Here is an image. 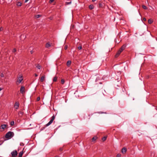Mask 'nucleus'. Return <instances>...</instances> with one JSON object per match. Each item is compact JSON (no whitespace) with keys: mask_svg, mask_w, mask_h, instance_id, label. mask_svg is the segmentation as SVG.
Instances as JSON below:
<instances>
[{"mask_svg":"<svg viewBox=\"0 0 157 157\" xmlns=\"http://www.w3.org/2000/svg\"><path fill=\"white\" fill-rule=\"evenodd\" d=\"M17 5L18 6H21L22 5V3L20 2H18L17 3Z\"/></svg>","mask_w":157,"mask_h":157,"instance_id":"6ab92c4d","label":"nucleus"},{"mask_svg":"<svg viewBox=\"0 0 157 157\" xmlns=\"http://www.w3.org/2000/svg\"><path fill=\"white\" fill-rule=\"evenodd\" d=\"M19 105V103L18 102H16L15 103L14 105V107L16 109H18Z\"/></svg>","mask_w":157,"mask_h":157,"instance_id":"39448f33","label":"nucleus"},{"mask_svg":"<svg viewBox=\"0 0 157 157\" xmlns=\"http://www.w3.org/2000/svg\"><path fill=\"white\" fill-rule=\"evenodd\" d=\"M102 3H99V6L100 7H102Z\"/></svg>","mask_w":157,"mask_h":157,"instance_id":"72a5a7b5","label":"nucleus"},{"mask_svg":"<svg viewBox=\"0 0 157 157\" xmlns=\"http://www.w3.org/2000/svg\"><path fill=\"white\" fill-rule=\"evenodd\" d=\"M24 113L23 112L20 111L18 112V115L20 117H21Z\"/></svg>","mask_w":157,"mask_h":157,"instance_id":"9b49d317","label":"nucleus"},{"mask_svg":"<svg viewBox=\"0 0 157 157\" xmlns=\"http://www.w3.org/2000/svg\"><path fill=\"white\" fill-rule=\"evenodd\" d=\"M35 75L36 77H37L38 76V75L36 74H35Z\"/></svg>","mask_w":157,"mask_h":157,"instance_id":"ea45409f","label":"nucleus"},{"mask_svg":"<svg viewBox=\"0 0 157 157\" xmlns=\"http://www.w3.org/2000/svg\"><path fill=\"white\" fill-rule=\"evenodd\" d=\"M57 80V77H55L53 78V82H56Z\"/></svg>","mask_w":157,"mask_h":157,"instance_id":"5701e85b","label":"nucleus"},{"mask_svg":"<svg viewBox=\"0 0 157 157\" xmlns=\"http://www.w3.org/2000/svg\"><path fill=\"white\" fill-rule=\"evenodd\" d=\"M14 121H12L11 122L10 124L11 126H13L14 125Z\"/></svg>","mask_w":157,"mask_h":157,"instance_id":"b1692460","label":"nucleus"},{"mask_svg":"<svg viewBox=\"0 0 157 157\" xmlns=\"http://www.w3.org/2000/svg\"><path fill=\"white\" fill-rule=\"evenodd\" d=\"M54 0H50L49 2L50 3H52L54 1Z\"/></svg>","mask_w":157,"mask_h":157,"instance_id":"f704fd0d","label":"nucleus"},{"mask_svg":"<svg viewBox=\"0 0 157 157\" xmlns=\"http://www.w3.org/2000/svg\"><path fill=\"white\" fill-rule=\"evenodd\" d=\"M7 126V125L6 124H2L0 128H1L4 130L5 128H6Z\"/></svg>","mask_w":157,"mask_h":157,"instance_id":"9d476101","label":"nucleus"},{"mask_svg":"<svg viewBox=\"0 0 157 157\" xmlns=\"http://www.w3.org/2000/svg\"><path fill=\"white\" fill-rule=\"evenodd\" d=\"M78 48L79 49V50H81L82 49V47L81 46H79V47H78Z\"/></svg>","mask_w":157,"mask_h":157,"instance_id":"7c9ffc66","label":"nucleus"},{"mask_svg":"<svg viewBox=\"0 0 157 157\" xmlns=\"http://www.w3.org/2000/svg\"><path fill=\"white\" fill-rule=\"evenodd\" d=\"M59 150L60 151H63V149L62 148H60L59 149Z\"/></svg>","mask_w":157,"mask_h":157,"instance_id":"4c0bfd02","label":"nucleus"},{"mask_svg":"<svg viewBox=\"0 0 157 157\" xmlns=\"http://www.w3.org/2000/svg\"><path fill=\"white\" fill-rule=\"evenodd\" d=\"M14 135V133L11 131H9L5 135V137L8 139H10L13 137Z\"/></svg>","mask_w":157,"mask_h":157,"instance_id":"f257e3e1","label":"nucleus"},{"mask_svg":"<svg viewBox=\"0 0 157 157\" xmlns=\"http://www.w3.org/2000/svg\"><path fill=\"white\" fill-rule=\"evenodd\" d=\"M36 67L38 69H40L41 68V66L39 64H38L36 66Z\"/></svg>","mask_w":157,"mask_h":157,"instance_id":"aec40b11","label":"nucleus"},{"mask_svg":"<svg viewBox=\"0 0 157 157\" xmlns=\"http://www.w3.org/2000/svg\"><path fill=\"white\" fill-rule=\"evenodd\" d=\"M23 151H21L19 154V155H18L19 157H22V155L23 154Z\"/></svg>","mask_w":157,"mask_h":157,"instance_id":"4468645a","label":"nucleus"},{"mask_svg":"<svg viewBox=\"0 0 157 157\" xmlns=\"http://www.w3.org/2000/svg\"><path fill=\"white\" fill-rule=\"evenodd\" d=\"M153 22V21L152 20V19H149L148 20V23L149 24H151L152 22Z\"/></svg>","mask_w":157,"mask_h":157,"instance_id":"f3484780","label":"nucleus"},{"mask_svg":"<svg viewBox=\"0 0 157 157\" xmlns=\"http://www.w3.org/2000/svg\"><path fill=\"white\" fill-rule=\"evenodd\" d=\"M126 47V44H124L121 46L119 49L122 52L123 51L125 48Z\"/></svg>","mask_w":157,"mask_h":157,"instance_id":"6e6552de","label":"nucleus"},{"mask_svg":"<svg viewBox=\"0 0 157 157\" xmlns=\"http://www.w3.org/2000/svg\"><path fill=\"white\" fill-rule=\"evenodd\" d=\"M71 1L67 2H66L65 4L67 5L70 4L71 3Z\"/></svg>","mask_w":157,"mask_h":157,"instance_id":"412c9836","label":"nucleus"},{"mask_svg":"<svg viewBox=\"0 0 157 157\" xmlns=\"http://www.w3.org/2000/svg\"><path fill=\"white\" fill-rule=\"evenodd\" d=\"M97 139V136H94V137L92 139V141H95Z\"/></svg>","mask_w":157,"mask_h":157,"instance_id":"a211bd4d","label":"nucleus"},{"mask_svg":"<svg viewBox=\"0 0 157 157\" xmlns=\"http://www.w3.org/2000/svg\"><path fill=\"white\" fill-rule=\"evenodd\" d=\"M126 151L127 149L126 148L124 147L121 150V152L123 154H124L125 153H126Z\"/></svg>","mask_w":157,"mask_h":157,"instance_id":"1a4fd4ad","label":"nucleus"},{"mask_svg":"<svg viewBox=\"0 0 157 157\" xmlns=\"http://www.w3.org/2000/svg\"><path fill=\"white\" fill-rule=\"evenodd\" d=\"M11 154L12 157H16L17 155V150H15L12 151Z\"/></svg>","mask_w":157,"mask_h":157,"instance_id":"20e7f679","label":"nucleus"},{"mask_svg":"<svg viewBox=\"0 0 157 157\" xmlns=\"http://www.w3.org/2000/svg\"><path fill=\"white\" fill-rule=\"evenodd\" d=\"M29 0H25V2L26 3Z\"/></svg>","mask_w":157,"mask_h":157,"instance_id":"58836bf2","label":"nucleus"},{"mask_svg":"<svg viewBox=\"0 0 157 157\" xmlns=\"http://www.w3.org/2000/svg\"><path fill=\"white\" fill-rule=\"evenodd\" d=\"M89 7L90 10H92L94 8V6L93 5H90L89 6Z\"/></svg>","mask_w":157,"mask_h":157,"instance_id":"2eb2a0df","label":"nucleus"},{"mask_svg":"<svg viewBox=\"0 0 157 157\" xmlns=\"http://www.w3.org/2000/svg\"><path fill=\"white\" fill-rule=\"evenodd\" d=\"M25 88L24 86H21L20 88V92L22 94H23L25 93Z\"/></svg>","mask_w":157,"mask_h":157,"instance_id":"0eeeda50","label":"nucleus"},{"mask_svg":"<svg viewBox=\"0 0 157 157\" xmlns=\"http://www.w3.org/2000/svg\"><path fill=\"white\" fill-rule=\"evenodd\" d=\"M55 116L54 115H53L51 117V119L50 121L47 124H46V126H48L50 125L53 122L54 120L55 119Z\"/></svg>","mask_w":157,"mask_h":157,"instance_id":"7ed1b4c3","label":"nucleus"},{"mask_svg":"<svg viewBox=\"0 0 157 157\" xmlns=\"http://www.w3.org/2000/svg\"><path fill=\"white\" fill-rule=\"evenodd\" d=\"M155 109H156V110H157V108H155Z\"/></svg>","mask_w":157,"mask_h":157,"instance_id":"a18cd8bd","label":"nucleus"},{"mask_svg":"<svg viewBox=\"0 0 157 157\" xmlns=\"http://www.w3.org/2000/svg\"><path fill=\"white\" fill-rule=\"evenodd\" d=\"M23 80L22 76L21 75H19L18 77V78L17 81V84L18 85L20 83H21Z\"/></svg>","mask_w":157,"mask_h":157,"instance_id":"f03ea898","label":"nucleus"},{"mask_svg":"<svg viewBox=\"0 0 157 157\" xmlns=\"http://www.w3.org/2000/svg\"><path fill=\"white\" fill-rule=\"evenodd\" d=\"M122 52V51L119 49V50L117 52V53H116L115 56V57L116 58L117 57L119 56V55Z\"/></svg>","mask_w":157,"mask_h":157,"instance_id":"423d86ee","label":"nucleus"},{"mask_svg":"<svg viewBox=\"0 0 157 157\" xmlns=\"http://www.w3.org/2000/svg\"><path fill=\"white\" fill-rule=\"evenodd\" d=\"M45 78L44 76H42L40 78V81L42 82H43L44 81Z\"/></svg>","mask_w":157,"mask_h":157,"instance_id":"dca6fc26","label":"nucleus"},{"mask_svg":"<svg viewBox=\"0 0 157 157\" xmlns=\"http://www.w3.org/2000/svg\"><path fill=\"white\" fill-rule=\"evenodd\" d=\"M0 30H2L1 28H0Z\"/></svg>","mask_w":157,"mask_h":157,"instance_id":"c03bdc74","label":"nucleus"},{"mask_svg":"<svg viewBox=\"0 0 157 157\" xmlns=\"http://www.w3.org/2000/svg\"><path fill=\"white\" fill-rule=\"evenodd\" d=\"M67 45H65L64 46V49L65 50H66V49H67Z\"/></svg>","mask_w":157,"mask_h":157,"instance_id":"2f4dec72","label":"nucleus"},{"mask_svg":"<svg viewBox=\"0 0 157 157\" xmlns=\"http://www.w3.org/2000/svg\"><path fill=\"white\" fill-rule=\"evenodd\" d=\"M61 82L62 84H64L65 82L64 80L63 79H61Z\"/></svg>","mask_w":157,"mask_h":157,"instance_id":"bb28decb","label":"nucleus"},{"mask_svg":"<svg viewBox=\"0 0 157 157\" xmlns=\"http://www.w3.org/2000/svg\"><path fill=\"white\" fill-rule=\"evenodd\" d=\"M51 46V44L49 43H47L46 44V47L47 48H49Z\"/></svg>","mask_w":157,"mask_h":157,"instance_id":"f8f14e48","label":"nucleus"},{"mask_svg":"<svg viewBox=\"0 0 157 157\" xmlns=\"http://www.w3.org/2000/svg\"><path fill=\"white\" fill-rule=\"evenodd\" d=\"M40 99V97H37V101H39Z\"/></svg>","mask_w":157,"mask_h":157,"instance_id":"473e14b6","label":"nucleus"},{"mask_svg":"<svg viewBox=\"0 0 157 157\" xmlns=\"http://www.w3.org/2000/svg\"><path fill=\"white\" fill-rule=\"evenodd\" d=\"M4 74H3L2 73H1V75H0V77H1V78L3 77H4Z\"/></svg>","mask_w":157,"mask_h":157,"instance_id":"c756f323","label":"nucleus"},{"mask_svg":"<svg viewBox=\"0 0 157 157\" xmlns=\"http://www.w3.org/2000/svg\"><path fill=\"white\" fill-rule=\"evenodd\" d=\"M41 15L39 14H38L35 16L37 18L41 17Z\"/></svg>","mask_w":157,"mask_h":157,"instance_id":"393cba45","label":"nucleus"},{"mask_svg":"<svg viewBox=\"0 0 157 157\" xmlns=\"http://www.w3.org/2000/svg\"><path fill=\"white\" fill-rule=\"evenodd\" d=\"M71 61L70 60H68L67 63V65L68 67H69L71 64Z\"/></svg>","mask_w":157,"mask_h":157,"instance_id":"ddd939ff","label":"nucleus"},{"mask_svg":"<svg viewBox=\"0 0 157 157\" xmlns=\"http://www.w3.org/2000/svg\"><path fill=\"white\" fill-rule=\"evenodd\" d=\"M106 138H107L106 137L104 136L102 138V140L104 141L106 140Z\"/></svg>","mask_w":157,"mask_h":157,"instance_id":"a878e982","label":"nucleus"},{"mask_svg":"<svg viewBox=\"0 0 157 157\" xmlns=\"http://www.w3.org/2000/svg\"><path fill=\"white\" fill-rule=\"evenodd\" d=\"M143 20L144 21H146V19L145 18H143Z\"/></svg>","mask_w":157,"mask_h":157,"instance_id":"c9c22d12","label":"nucleus"},{"mask_svg":"<svg viewBox=\"0 0 157 157\" xmlns=\"http://www.w3.org/2000/svg\"><path fill=\"white\" fill-rule=\"evenodd\" d=\"M33 50H31L30 51V53L31 54H33Z\"/></svg>","mask_w":157,"mask_h":157,"instance_id":"e433bc0d","label":"nucleus"},{"mask_svg":"<svg viewBox=\"0 0 157 157\" xmlns=\"http://www.w3.org/2000/svg\"><path fill=\"white\" fill-rule=\"evenodd\" d=\"M142 7L145 10H147V7L145 5H143Z\"/></svg>","mask_w":157,"mask_h":157,"instance_id":"4be33fe9","label":"nucleus"},{"mask_svg":"<svg viewBox=\"0 0 157 157\" xmlns=\"http://www.w3.org/2000/svg\"><path fill=\"white\" fill-rule=\"evenodd\" d=\"M16 51H17L16 49V48H14L13 49V50L12 51V52H16Z\"/></svg>","mask_w":157,"mask_h":157,"instance_id":"cd10ccee","label":"nucleus"},{"mask_svg":"<svg viewBox=\"0 0 157 157\" xmlns=\"http://www.w3.org/2000/svg\"><path fill=\"white\" fill-rule=\"evenodd\" d=\"M0 30H2L1 28H0Z\"/></svg>","mask_w":157,"mask_h":157,"instance_id":"37998d69","label":"nucleus"},{"mask_svg":"<svg viewBox=\"0 0 157 157\" xmlns=\"http://www.w3.org/2000/svg\"><path fill=\"white\" fill-rule=\"evenodd\" d=\"M121 154H118L117 155V157H121Z\"/></svg>","mask_w":157,"mask_h":157,"instance_id":"c85d7f7f","label":"nucleus"},{"mask_svg":"<svg viewBox=\"0 0 157 157\" xmlns=\"http://www.w3.org/2000/svg\"><path fill=\"white\" fill-rule=\"evenodd\" d=\"M2 90V89H1V88H0V91Z\"/></svg>","mask_w":157,"mask_h":157,"instance_id":"a19ab883","label":"nucleus"},{"mask_svg":"<svg viewBox=\"0 0 157 157\" xmlns=\"http://www.w3.org/2000/svg\"><path fill=\"white\" fill-rule=\"evenodd\" d=\"M55 157H59L58 156H55Z\"/></svg>","mask_w":157,"mask_h":157,"instance_id":"79ce46f5","label":"nucleus"}]
</instances>
